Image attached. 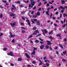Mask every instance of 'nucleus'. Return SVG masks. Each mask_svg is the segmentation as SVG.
<instances>
[{
  "instance_id": "1",
  "label": "nucleus",
  "mask_w": 67,
  "mask_h": 67,
  "mask_svg": "<svg viewBox=\"0 0 67 67\" xmlns=\"http://www.w3.org/2000/svg\"><path fill=\"white\" fill-rule=\"evenodd\" d=\"M34 0H30V1L31 2V4L32 5L31 7V8H33V6H34L35 5V2H34Z\"/></svg>"
},
{
  "instance_id": "2",
  "label": "nucleus",
  "mask_w": 67,
  "mask_h": 67,
  "mask_svg": "<svg viewBox=\"0 0 67 67\" xmlns=\"http://www.w3.org/2000/svg\"><path fill=\"white\" fill-rule=\"evenodd\" d=\"M33 48L34 49L33 53H31V54L32 55H34L35 54V50H37V49L36 48L33 47Z\"/></svg>"
},
{
  "instance_id": "3",
  "label": "nucleus",
  "mask_w": 67,
  "mask_h": 67,
  "mask_svg": "<svg viewBox=\"0 0 67 67\" xmlns=\"http://www.w3.org/2000/svg\"><path fill=\"white\" fill-rule=\"evenodd\" d=\"M12 6L13 7H13L11 8V10L12 11H13V10H15V9H16V8H15V6H14V5H12Z\"/></svg>"
},
{
  "instance_id": "4",
  "label": "nucleus",
  "mask_w": 67,
  "mask_h": 67,
  "mask_svg": "<svg viewBox=\"0 0 67 67\" xmlns=\"http://www.w3.org/2000/svg\"><path fill=\"white\" fill-rule=\"evenodd\" d=\"M8 55H10V56H13V52H10V53H8L7 54Z\"/></svg>"
},
{
  "instance_id": "5",
  "label": "nucleus",
  "mask_w": 67,
  "mask_h": 67,
  "mask_svg": "<svg viewBox=\"0 0 67 67\" xmlns=\"http://www.w3.org/2000/svg\"><path fill=\"white\" fill-rule=\"evenodd\" d=\"M36 33H38V30H36L34 32L32 35H36Z\"/></svg>"
},
{
  "instance_id": "6",
  "label": "nucleus",
  "mask_w": 67,
  "mask_h": 67,
  "mask_svg": "<svg viewBox=\"0 0 67 67\" xmlns=\"http://www.w3.org/2000/svg\"><path fill=\"white\" fill-rule=\"evenodd\" d=\"M47 42L48 43L47 45H52V43H51V42L49 41H47Z\"/></svg>"
},
{
  "instance_id": "7",
  "label": "nucleus",
  "mask_w": 67,
  "mask_h": 67,
  "mask_svg": "<svg viewBox=\"0 0 67 67\" xmlns=\"http://www.w3.org/2000/svg\"><path fill=\"white\" fill-rule=\"evenodd\" d=\"M10 37H14L15 36V35H12V34L11 32H10Z\"/></svg>"
},
{
  "instance_id": "8",
  "label": "nucleus",
  "mask_w": 67,
  "mask_h": 67,
  "mask_svg": "<svg viewBox=\"0 0 67 67\" xmlns=\"http://www.w3.org/2000/svg\"><path fill=\"white\" fill-rule=\"evenodd\" d=\"M10 25L12 27H14L15 25V23H14L10 24Z\"/></svg>"
},
{
  "instance_id": "9",
  "label": "nucleus",
  "mask_w": 67,
  "mask_h": 67,
  "mask_svg": "<svg viewBox=\"0 0 67 67\" xmlns=\"http://www.w3.org/2000/svg\"><path fill=\"white\" fill-rule=\"evenodd\" d=\"M25 55L27 58H30V57L29 55L27 53H25Z\"/></svg>"
},
{
  "instance_id": "10",
  "label": "nucleus",
  "mask_w": 67,
  "mask_h": 67,
  "mask_svg": "<svg viewBox=\"0 0 67 67\" xmlns=\"http://www.w3.org/2000/svg\"><path fill=\"white\" fill-rule=\"evenodd\" d=\"M26 21L28 23V24L29 26H30L31 25V24H30V22L29 20H28L27 19Z\"/></svg>"
},
{
  "instance_id": "11",
  "label": "nucleus",
  "mask_w": 67,
  "mask_h": 67,
  "mask_svg": "<svg viewBox=\"0 0 67 67\" xmlns=\"http://www.w3.org/2000/svg\"><path fill=\"white\" fill-rule=\"evenodd\" d=\"M44 45H42L41 46H40V48H41V49H43V48H44Z\"/></svg>"
},
{
  "instance_id": "12",
  "label": "nucleus",
  "mask_w": 67,
  "mask_h": 67,
  "mask_svg": "<svg viewBox=\"0 0 67 67\" xmlns=\"http://www.w3.org/2000/svg\"><path fill=\"white\" fill-rule=\"evenodd\" d=\"M61 1L62 2V4H63L65 2V1L64 0H62Z\"/></svg>"
},
{
  "instance_id": "13",
  "label": "nucleus",
  "mask_w": 67,
  "mask_h": 67,
  "mask_svg": "<svg viewBox=\"0 0 67 67\" xmlns=\"http://www.w3.org/2000/svg\"><path fill=\"white\" fill-rule=\"evenodd\" d=\"M44 32L45 33H47L48 32L47 30H46V29L44 30Z\"/></svg>"
},
{
  "instance_id": "14",
  "label": "nucleus",
  "mask_w": 67,
  "mask_h": 67,
  "mask_svg": "<svg viewBox=\"0 0 67 67\" xmlns=\"http://www.w3.org/2000/svg\"><path fill=\"white\" fill-rule=\"evenodd\" d=\"M10 15L11 16H14V15H15L14 14H10Z\"/></svg>"
},
{
  "instance_id": "15",
  "label": "nucleus",
  "mask_w": 67,
  "mask_h": 67,
  "mask_svg": "<svg viewBox=\"0 0 67 67\" xmlns=\"http://www.w3.org/2000/svg\"><path fill=\"white\" fill-rule=\"evenodd\" d=\"M59 46L60 47H61V48H64V47H63V46H62L61 45V44H59Z\"/></svg>"
},
{
  "instance_id": "16",
  "label": "nucleus",
  "mask_w": 67,
  "mask_h": 67,
  "mask_svg": "<svg viewBox=\"0 0 67 67\" xmlns=\"http://www.w3.org/2000/svg\"><path fill=\"white\" fill-rule=\"evenodd\" d=\"M46 14L48 15H49V14H48V13H49V11H47V12H46Z\"/></svg>"
},
{
  "instance_id": "17",
  "label": "nucleus",
  "mask_w": 67,
  "mask_h": 67,
  "mask_svg": "<svg viewBox=\"0 0 67 67\" xmlns=\"http://www.w3.org/2000/svg\"><path fill=\"white\" fill-rule=\"evenodd\" d=\"M66 53L67 52H66V51H65L63 52V53L64 54V55H65V54H66Z\"/></svg>"
},
{
  "instance_id": "18",
  "label": "nucleus",
  "mask_w": 67,
  "mask_h": 67,
  "mask_svg": "<svg viewBox=\"0 0 67 67\" xmlns=\"http://www.w3.org/2000/svg\"><path fill=\"white\" fill-rule=\"evenodd\" d=\"M42 32H43V35H45V33L44 32V30H42Z\"/></svg>"
},
{
  "instance_id": "19",
  "label": "nucleus",
  "mask_w": 67,
  "mask_h": 67,
  "mask_svg": "<svg viewBox=\"0 0 67 67\" xmlns=\"http://www.w3.org/2000/svg\"><path fill=\"white\" fill-rule=\"evenodd\" d=\"M22 58H18V61H21V60H22Z\"/></svg>"
},
{
  "instance_id": "20",
  "label": "nucleus",
  "mask_w": 67,
  "mask_h": 67,
  "mask_svg": "<svg viewBox=\"0 0 67 67\" xmlns=\"http://www.w3.org/2000/svg\"><path fill=\"white\" fill-rule=\"evenodd\" d=\"M63 16L64 17H65V16H67V15L66 14H63Z\"/></svg>"
},
{
  "instance_id": "21",
  "label": "nucleus",
  "mask_w": 67,
  "mask_h": 67,
  "mask_svg": "<svg viewBox=\"0 0 67 67\" xmlns=\"http://www.w3.org/2000/svg\"><path fill=\"white\" fill-rule=\"evenodd\" d=\"M3 16V15H2V14H0V17L1 18H2Z\"/></svg>"
},
{
  "instance_id": "22",
  "label": "nucleus",
  "mask_w": 67,
  "mask_h": 67,
  "mask_svg": "<svg viewBox=\"0 0 67 67\" xmlns=\"http://www.w3.org/2000/svg\"><path fill=\"white\" fill-rule=\"evenodd\" d=\"M37 15H40V13L39 12H38L37 13Z\"/></svg>"
},
{
  "instance_id": "23",
  "label": "nucleus",
  "mask_w": 67,
  "mask_h": 67,
  "mask_svg": "<svg viewBox=\"0 0 67 67\" xmlns=\"http://www.w3.org/2000/svg\"><path fill=\"white\" fill-rule=\"evenodd\" d=\"M21 31L22 33H25V30H22Z\"/></svg>"
},
{
  "instance_id": "24",
  "label": "nucleus",
  "mask_w": 67,
  "mask_h": 67,
  "mask_svg": "<svg viewBox=\"0 0 67 67\" xmlns=\"http://www.w3.org/2000/svg\"><path fill=\"white\" fill-rule=\"evenodd\" d=\"M53 16V14L52 13L50 15V18H52Z\"/></svg>"
},
{
  "instance_id": "25",
  "label": "nucleus",
  "mask_w": 67,
  "mask_h": 67,
  "mask_svg": "<svg viewBox=\"0 0 67 67\" xmlns=\"http://www.w3.org/2000/svg\"><path fill=\"white\" fill-rule=\"evenodd\" d=\"M67 23H66V24L64 25L63 26V27H65V26H67Z\"/></svg>"
},
{
  "instance_id": "26",
  "label": "nucleus",
  "mask_w": 67,
  "mask_h": 67,
  "mask_svg": "<svg viewBox=\"0 0 67 67\" xmlns=\"http://www.w3.org/2000/svg\"><path fill=\"white\" fill-rule=\"evenodd\" d=\"M29 1L28 0H27V1H24V2H25V3H28Z\"/></svg>"
},
{
  "instance_id": "27",
  "label": "nucleus",
  "mask_w": 67,
  "mask_h": 67,
  "mask_svg": "<svg viewBox=\"0 0 67 67\" xmlns=\"http://www.w3.org/2000/svg\"><path fill=\"white\" fill-rule=\"evenodd\" d=\"M16 3H20V2L19 1H18L17 2H15Z\"/></svg>"
},
{
  "instance_id": "28",
  "label": "nucleus",
  "mask_w": 67,
  "mask_h": 67,
  "mask_svg": "<svg viewBox=\"0 0 67 67\" xmlns=\"http://www.w3.org/2000/svg\"><path fill=\"white\" fill-rule=\"evenodd\" d=\"M21 29H23V30H25V28L24 27H21Z\"/></svg>"
},
{
  "instance_id": "29",
  "label": "nucleus",
  "mask_w": 67,
  "mask_h": 67,
  "mask_svg": "<svg viewBox=\"0 0 67 67\" xmlns=\"http://www.w3.org/2000/svg\"><path fill=\"white\" fill-rule=\"evenodd\" d=\"M36 27H34L33 28V30H36Z\"/></svg>"
},
{
  "instance_id": "30",
  "label": "nucleus",
  "mask_w": 67,
  "mask_h": 67,
  "mask_svg": "<svg viewBox=\"0 0 67 67\" xmlns=\"http://www.w3.org/2000/svg\"><path fill=\"white\" fill-rule=\"evenodd\" d=\"M57 36H59V37H62V36H60V34H58L57 35Z\"/></svg>"
},
{
  "instance_id": "31",
  "label": "nucleus",
  "mask_w": 67,
  "mask_h": 67,
  "mask_svg": "<svg viewBox=\"0 0 67 67\" xmlns=\"http://www.w3.org/2000/svg\"><path fill=\"white\" fill-rule=\"evenodd\" d=\"M35 42L36 43H38V42H39V41L37 40H36L35 41Z\"/></svg>"
},
{
  "instance_id": "32",
  "label": "nucleus",
  "mask_w": 67,
  "mask_h": 67,
  "mask_svg": "<svg viewBox=\"0 0 67 67\" xmlns=\"http://www.w3.org/2000/svg\"><path fill=\"white\" fill-rule=\"evenodd\" d=\"M28 15L31 18L32 17V16H31V15L29 13H28Z\"/></svg>"
},
{
  "instance_id": "33",
  "label": "nucleus",
  "mask_w": 67,
  "mask_h": 67,
  "mask_svg": "<svg viewBox=\"0 0 67 67\" xmlns=\"http://www.w3.org/2000/svg\"><path fill=\"white\" fill-rule=\"evenodd\" d=\"M60 8H61V9H64V7H62V6H60Z\"/></svg>"
},
{
  "instance_id": "34",
  "label": "nucleus",
  "mask_w": 67,
  "mask_h": 67,
  "mask_svg": "<svg viewBox=\"0 0 67 67\" xmlns=\"http://www.w3.org/2000/svg\"><path fill=\"white\" fill-rule=\"evenodd\" d=\"M25 13V11H24V12H22L21 13V14H24V13Z\"/></svg>"
},
{
  "instance_id": "35",
  "label": "nucleus",
  "mask_w": 67,
  "mask_h": 67,
  "mask_svg": "<svg viewBox=\"0 0 67 67\" xmlns=\"http://www.w3.org/2000/svg\"><path fill=\"white\" fill-rule=\"evenodd\" d=\"M62 60L63 62H66L67 61V60H65L64 59H62Z\"/></svg>"
},
{
  "instance_id": "36",
  "label": "nucleus",
  "mask_w": 67,
  "mask_h": 67,
  "mask_svg": "<svg viewBox=\"0 0 67 67\" xmlns=\"http://www.w3.org/2000/svg\"><path fill=\"white\" fill-rule=\"evenodd\" d=\"M43 64L42 62H41V63H40L39 64V65H42V64Z\"/></svg>"
},
{
  "instance_id": "37",
  "label": "nucleus",
  "mask_w": 67,
  "mask_h": 67,
  "mask_svg": "<svg viewBox=\"0 0 67 67\" xmlns=\"http://www.w3.org/2000/svg\"><path fill=\"white\" fill-rule=\"evenodd\" d=\"M44 61L45 62H49V60H45Z\"/></svg>"
},
{
  "instance_id": "38",
  "label": "nucleus",
  "mask_w": 67,
  "mask_h": 67,
  "mask_svg": "<svg viewBox=\"0 0 67 67\" xmlns=\"http://www.w3.org/2000/svg\"><path fill=\"white\" fill-rule=\"evenodd\" d=\"M46 48H49V46H46Z\"/></svg>"
},
{
  "instance_id": "39",
  "label": "nucleus",
  "mask_w": 67,
  "mask_h": 67,
  "mask_svg": "<svg viewBox=\"0 0 67 67\" xmlns=\"http://www.w3.org/2000/svg\"><path fill=\"white\" fill-rule=\"evenodd\" d=\"M10 66H14V64L13 63H11L10 64Z\"/></svg>"
},
{
  "instance_id": "40",
  "label": "nucleus",
  "mask_w": 67,
  "mask_h": 67,
  "mask_svg": "<svg viewBox=\"0 0 67 67\" xmlns=\"http://www.w3.org/2000/svg\"><path fill=\"white\" fill-rule=\"evenodd\" d=\"M49 37L51 39H53V37H52L51 36H50Z\"/></svg>"
},
{
  "instance_id": "41",
  "label": "nucleus",
  "mask_w": 67,
  "mask_h": 67,
  "mask_svg": "<svg viewBox=\"0 0 67 67\" xmlns=\"http://www.w3.org/2000/svg\"><path fill=\"white\" fill-rule=\"evenodd\" d=\"M31 21L32 22V23L33 24H34V23H35L33 21V19H31Z\"/></svg>"
},
{
  "instance_id": "42",
  "label": "nucleus",
  "mask_w": 67,
  "mask_h": 67,
  "mask_svg": "<svg viewBox=\"0 0 67 67\" xmlns=\"http://www.w3.org/2000/svg\"><path fill=\"white\" fill-rule=\"evenodd\" d=\"M33 20L34 21H35V22L37 21V19H33Z\"/></svg>"
},
{
  "instance_id": "43",
  "label": "nucleus",
  "mask_w": 67,
  "mask_h": 67,
  "mask_svg": "<svg viewBox=\"0 0 67 67\" xmlns=\"http://www.w3.org/2000/svg\"><path fill=\"white\" fill-rule=\"evenodd\" d=\"M36 15H33V17L34 18H36Z\"/></svg>"
},
{
  "instance_id": "44",
  "label": "nucleus",
  "mask_w": 67,
  "mask_h": 67,
  "mask_svg": "<svg viewBox=\"0 0 67 67\" xmlns=\"http://www.w3.org/2000/svg\"><path fill=\"white\" fill-rule=\"evenodd\" d=\"M46 65L47 66H49V65L48 63H46Z\"/></svg>"
},
{
  "instance_id": "45",
  "label": "nucleus",
  "mask_w": 67,
  "mask_h": 67,
  "mask_svg": "<svg viewBox=\"0 0 67 67\" xmlns=\"http://www.w3.org/2000/svg\"><path fill=\"white\" fill-rule=\"evenodd\" d=\"M7 48H4L3 51H5L6 50H7Z\"/></svg>"
},
{
  "instance_id": "46",
  "label": "nucleus",
  "mask_w": 67,
  "mask_h": 67,
  "mask_svg": "<svg viewBox=\"0 0 67 67\" xmlns=\"http://www.w3.org/2000/svg\"><path fill=\"white\" fill-rule=\"evenodd\" d=\"M37 25H40V23L39 22H38V21H37Z\"/></svg>"
},
{
  "instance_id": "47",
  "label": "nucleus",
  "mask_w": 67,
  "mask_h": 67,
  "mask_svg": "<svg viewBox=\"0 0 67 67\" xmlns=\"http://www.w3.org/2000/svg\"><path fill=\"white\" fill-rule=\"evenodd\" d=\"M39 39L40 41H43V40L41 39V38H39Z\"/></svg>"
},
{
  "instance_id": "48",
  "label": "nucleus",
  "mask_w": 67,
  "mask_h": 67,
  "mask_svg": "<svg viewBox=\"0 0 67 67\" xmlns=\"http://www.w3.org/2000/svg\"><path fill=\"white\" fill-rule=\"evenodd\" d=\"M21 25H22V26L24 25V24L22 23H21Z\"/></svg>"
},
{
  "instance_id": "49",
  "label": "nucleus",
  "mask_w": 67,
  "mask_h": 67,
  "mask_svg": "<svg viewBox=\"0 0 67 67\" xmlns=\"http://www.w3.org/2000/svg\"><path fill=\"white\" fill-rule=\"evenodd\" d=\"M52 33V31H51V32H49V34H51Z\"/></svg>"
},
{
  "instance_id": "50",
  "label": "nucleus",
  "mask_w": 67,
  "mask_h": 67,
  "mask_svg": "<svg viewBox=\"0 0 67 67\" xmlns=\"http://www.w3.org/2000/svg\"><path fill=\"white\" fill-rule=\"evenodd\" d=\"M32 36H32V35H30V36L29 37V38H30L32 37Z\"/></svg>"
},
{
  "instance_id": "51",
  "label": "nucleus",
  "mask_w": 67,
  "mask_h": 67,
  "mask_svg": "<svg viewBox=\"0 0 67 67\" xmlns=\"http://www.w3.org/2000/svg\"><path fill=\"white\" fill-rule=\"evenodd\" d=\"M30 43H31V44H33V41H32L30 40Z\"/></svg>"
},
{
  "instance_id": "52",
  "label": "nucleus",
  "mask_w": 67,
  "mask_h": 67,
  "mask_svg": "<svg viewBox=\"0 0 67 67\" xmlns=\"http://www.w3.org/2000/svg\"><path fill=\"white\" fill-rule=\"evenodd\" d=\"M34 11H32L31 12V14H33V13H34Z\"/></svg>"
},
{
  "instance_id": "53",
  "label": "nucleus",
  "mask_w": 67,
  "mask_h": 67,
  "mask_svg": "<svg viewBox=\"0 0 67 67\" xmlns=\"http://www.w3.org/2000/svg\"><path fill=\"white\" fill-rule=\"evenodd\" d=\"M20 7H23V5H20Z\"/></svg>"
},
{
  "instance_id": "54",
  "label": "nucleus",
  "mask_w": 67,
  "mask_h": 67,
  "mask_svg": "<svg viewBox=\"0 0 67 67\" xmlns=\"http://www.w3.org/2000/svg\"><path fill=\"white\" fill-rule=\"evenodd\" d=\"M47 57H44L43 58V59H44V60H45V59H46V58Z\"/></svg>"
},
{
  "instance_id": "55",
  "label": "nucleus",
  "mask_w": 67,
  "mask_h": 67,
  "mask_svg": "<svg viewBox=\"0 0 67 67\" xmlns=\"http://www.w3.org/2000/svg\"><path fill=\"white\" fill-rule=\"evenodd\" d=\"M49 3L47 4L46 5L47 7H48L49 6Z\"/></svg>"
},
{
  "instance_id": "56",
  "label": "nucleus",
  "mask_w": 67,
  "mask_h": 67,
  "mask_svg": "<svg viewBox=\"0 0 67 67\" xmlns=\"http://www.w3.org/2000/svg\"><path fill=\"white\" fill-rule=\"evenodd\" d=\"M31 5H30V4L29 5V8H30V7H31Z\"/></svg>"
},
{
  "instance_id": "57",
  "label": "nucleus",
  "mask_w": 67,
  "mask_h": 67,
  "mask_svg": "<svg viewBox=\"0 0 67 67\" xmlns=\"http://www.w3.org/2000/svg\"><path fill=\"white\" fill-rule=\"evenodd\" d=\"M64 41L65 42H66L67 41V39H64Z\"/></svg>"
},
{
  "instance_id": "58",
  "label": "nucleus",
  "mask_w": 67,
  "mask_h": 67,
  "mask_svg": "<svg viewBox=\"0 0 67 67\" xmlns=\"http://www.w3.org/2000/svg\"><path fill=\"white\" fill-rule=\"evenodd\" d=\"M36 6H35V7H34L33 8V9L34 10V9H36Z\"/></svg>"
},
{
  "instance_id": "59",
  "label": "nucleus",
  "mask_w": 67,
  "mask_h": 67,
  "mask_svg": "<svg viewBox=\"0 0 67 67\" xmlns=\"http://www.w3.org/2000/svg\"><path fill=\"white\" fill-rule=\"evenodd\" d=\"M41 5V3L40 2V4H38V5L39 6H40V5Z\"/></svg>"
},
{
  "instance_id": "60",
  "label": "nucleus",
  "mask_w": 67,
  "mask_h": 67,
  "mask_svg": "<svg viewBox=\"0 0 67 67\" xmlns=\"http://www.w3.org/2000/svg\"><path fill=\"white\" fill-rule=\"evenodd\" d=\"M53 20H55V17H53Z\"/></svg>"
},
{
  "instance_id": "61",
  "label": "nucleus",
  "mask_w": 67,
  "mask_h": 67,
  "mask_svg": "<svg viewBox=\"0 0 67 67\" xmlns=\"http://www.w3.org/2000/svg\"><path fill=\"white\" fill-rule=\"evenodd\" d=\"M12 42L13 43H14V39H13L12 41Z\"/></svg>"
},
{
  "instance_id": "62",
  "label": "nucleus",
  "mask_w": 67,
  "mask_h": 67,
  "mask_svg": "<svg viewBox=\"0 0 67 67\" xmlns=\"http://www.w3.org/2000/svg\"><path fill=\"white\" fill-rule=\"evenodd\" d=\"M32 64H35V62L34 61L32 62Z\"/></svg>"
},
{
  "instance_id": "63",
  "label": "nucleus",
  "mask_w": 67,
  "mask_h": 67,
  "mask_svg": "<svg viewBox=\"0 0 67 67\" xmlns=\"http://www.w3.org/2000/svg\"><path fill=\"white\" fill-rule=\"evenodd\" d=\"M54 26H57V25L55 24H54Z\"/></svg>"
},
{
  "instance_id": "64",
  "label": "nucleus",
  "mask_w": 67,
  "mask_h": 67,
  "mask_svg": "<svg viewBox=\"0 0 67 67\" xmlns=\"http://www.w3.org/2000/svg\"><path fill=\"white\" fill-rule=\"evenodd\" d=\"M51 8H48L47 9V10H51Z\"/></svg>"
}]
</instances>
